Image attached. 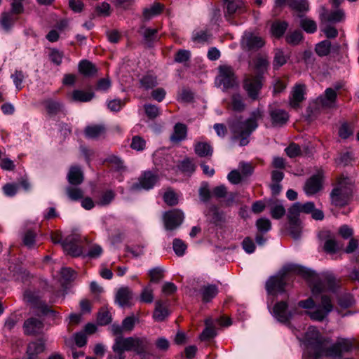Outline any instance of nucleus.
<instances>
[{
	"instance_id": "9d476101",
	"label": "nucleus",
	"mask_w": 359,
	"mask_h": 359,
	"mask_svg": "<svg viewBox=\"0 0 359 359\" xmlns=\"http://www.w3.org/2000/svg\"><path fill=\"white\" fill-rule=\"evenodd\" d=\"M24 298L27 302L31 304L33 307L40 310L41 313L44 316L50 314L53 316H55L58 313L57 311L51 309L46 302L41 299L39 296L30 291H26L25 292Z\"/></svg>"
},
{
	"instance_id": "bf43d9fd",
	"label": "nucleus",
	"mask_w": 359,
	"mask_h": 359,
	"mask_svg": "<svg viewBox=\"0 0 359 359\" xmlns=\"http://www.w3.org/2000/svg\"><path fill=\"white\" fill-rule=\"evenodd\" d=\"M339 136L346 140L353 134V128L347 123H343L339 129Z\"/></svg>"
},
{
	"instance_id": "f8f14e48",
	"label": "nucleus",
	"mask_w": 359,
	"mask_h": 359,
	"mask_svg": "<svg viewBox=\"0 0 359 359\" xmlns=\"http://www.w3.org/2000/svg\"><path fill=\"white\" fill-rule=\"evenodd\" d=\"M273 317L280 323L289 324L293 316L292 311H288V304L285 301L276 302L273 308Z\"/></svg>"
},
{
	"instance_id": "5fc2aeb1",
	"label": "nucleus",
	"mask_w": 359,
	"mask_h": 359,
	"mask_svg": "<svg viewBox=\"0 0 359 359\" xmlns=\"http://www.w3.org/2000/svg\"><path fill=\"white\" fill-rule=\"evenodd\" d=\"M179 170L184 173L191 174L195 170V165L189 158H184L178 165Z\"/></svg>"
},
{
	"instance_id": "49530a36",
	"label": "nucleus",
	"mask_w": 359,
	"mask_h": 359,
	"mask_svg": "<svg viewBox=\"0 0 359 359\" xmlns=\"http://www.w3.org/2000/svg\"><path fill=\"white\" fill-rule=\"evenodd\" d=\"M300 27L307 33L313 34L317 30V25L316 22L305 16L303 18H300Z\"/></svg>"
},
{
	"instance_id": "39448f33",
	"label": "nucleus",
	"mask_w": 359,
	"mask_h": 359,
	"mask_svg": "<svg viewBox=\"0 0 359 359\" xmlns=\"http://www.w3.org/2000/svg\"><path fill=\"white\" fill-rule=\"evenodd\" d=\"M223 1L225 20L231 25H237L235 21L236 16L246 12L245 3L243 0H223Z\"/></svg>"
},
{
	"instance_id": "ea45409f",
	"label": "nucleus",
	"mask_w": 359,
	"mask_h": 359,
	"mask_svg": "<svg viewBox=\"0 0 359 359\" xmlns=\"http://www.w3.org/2000/svg\"><path fill=\"white\" fill-rule=\"evenodd\" d=\"M169 312L165 306H163L161 301L156 302L155 309L153 313V318L156 321H163L168 316Z\"/></svg>"
},
{
	"instance_id": "c756f323",
	"label": "nucleus",
	"mask_w": 359,
	"mask_h": 359,
	"mask_svg": "<svg viewBox=\"0 0 359 359\" xmlns=\"http://www.w3.org/2000/svg\"><path fill=\"white\" fill-rule=\"evenodd\" d=\"M48 114L50 116H55L62 110L63 104L59 101L53 99H46L42 102Z\"/></svg>"
},
{
	"instance_id": "e433bc0d",
	"label": "nucleus",
	"mask_w": 359,
	"mask_h": 359,
	"mask_svg": "<svg viewBox=\"0 0 359 359\" xmlns=\"http://www.w3.org/2000/svg\"><path fill=\"white\" fill-rule=\"evenodd\" d=\"M342 248V245L339 244L333 237L328 236L323 245V250L330 255L337 253Z\"/></svg>"
},
{
	"instance_id": "0e129e2a",
	"label": "nucleus",
	"mask_w": 359,
	"mask_h": 359,
	"mask_svg": "<svg viewBox=\"0 0 359 359\" xmlns=\"http://www.w3.org/2000/svg\"><path fill=\"white\" fill-rule=\"evenodd\" d=\"M146 142L145 140L139 135H135L132 138L130 144L131 149L136 151H142L145 149Z\"/></svg>"
},
{
	"instance_id": "6e6552de",
	"label": "nucleus",
	"mask_w": 359,
	"mask_h": 359,
	"mask_svg": "<svg viewBox=\"0 0 359 359\" xmlns=\"http://www.w3.org/2000/svg\"><path fill=\"white\" fill-rule=\"evenodd\" d=\"M305 338L308 344L315 350V358H320L322 355V347L325 340H323L318 330L314 326H310L306 332Z\"/></svg>"
},
{
	"instance_id": "4468645a",
	"label": "nucleus",
	"mask_w": 359,
	"mask_h": 359,
	"mask_svg": "<svg viewBox=\"0 0 359 359\" xmlns=\"http://www.w3.org/2000/svg\"><path fill=\"white\" fill-rule=\"evenodd\" d=\"M204 215L207 222L215 226H222L225 222L224 212L215 205H209L204 211Z\"/></svg>"
},
{
	"instance_id": "37998d69",
	"label": "nucleus",
	"mask_w": 359,
	"mask_h": 359,
	"mask_svg": "<svg viewBox=\"0 0 359 359\" xmlns=\"http://www.w3.org/2000/svg\"><path fill=\"white\" fill-rule=\"evenodd\" d=\"M195 153L200 157L210 156L212 154V148L207 142H198L194 147Z\"/></svg>"
},
{
	"instance_id": "79ce46f5",
	"label": "nucleus",
	"mask_w": 359,
	"mask_h": 359,
	"mask_svg": "<svg viewBox=\"0 0 359 359\" xmlns=\"http://www.w3.org/2000/svg\"><path fill=\"white\" fill-rule=\"evenodd\" d=\"M140 88L144 90L152 89L158 85L157 78L156 76L147 74L140 79Z\"/></svg>"
},
{
	"instance_id": "7ed1b4c3",
	"label": "nucleus",
	"mask_w": 359,
	"mask_h": 359,
	"mask_svg": "<svg viewBox=\"0 0 359 359\" xmlns=\"http://www.w3.org/2000/svg\"><path fill=\"white\" fill-rule=\"evenodd\" d=\"M258 127V123H250L248 119L241 121L236 119L229 123L231 133L234 135V139H240L239 145L243 147L249 143V137Z\"/></svg>"
},
{
	"instance_id": "a878e982",
	"label": "nucleus",
	"mask_w": 359,
	"mask_h": 359,
	"mask_svg": "<svg viewBox=\"0 0 359 359\" xmlns=\"http://www.w3.org/2000/svg\"><path fill=\"white\" fill-rule=\"evenodd\" d=\"M269 115L271 117V123L274 127L282 126L285 125L289 119V115L287 112L280 109H274L270 110Z\"/></svg>"
},
{
	"instance_id": "e2e57ef3",
	"label": "nucleus",
	"mask_w": 359,
	"mask_h": 359,
	"mask_svg": "<svg viewBox=\"0 0 359 359\" xmlns=\"http://www.w3.org/2000/svg\"><path fill=\"white\" fill-rule=\"evenodd\" d=\"M232 109L236 111H242L245 109L242 97L240 94H234L231 98Z\"/></svg>"
},
{
	"instance_id": "864d4df0",
	"label": "nucleus",
	"mask_w": 359,
	"mask_h": 359,
	"mask_svg": "<svg viewBox=\"0 0 359 359\" xmlns=\"http://www.w3.org/2000/svg\"><path fill=\"white\" fill-rule=\"evenodd\" d=\"M256 227L261 233H266L271 229V222L268 218L262 217L256 221Z\"/></svg>"
},
{
	"instance_id": "338daca9",
	"label": "nucleus",
	"mask_w": 359,
	"mask_h": 359,
	"mask_svg": "<svg viewBox=\"0 0 359 359\" xmlns=\"http://www.w3.org/2000/svg\"><path fill=\"white\" fill-rule=\"evenodd\" d=\"M199 197L201 201L206 203L211 198V193L208 183H203L198 190Z\"/></svg>"
},
{
	"instance_id": "aec40b11",
	"label": "nucleus",
	"mask_w": 359,
	"mask_h": 359,
	"mask_svg": "<svg viewBox=\"0 0 359 359\" xmlns=\"http://www.w3.org/2000/svg\"><path fill=\"white\" fill-rule=\"evenodd\" d=\"M133 298V291L128 287H121L116 293L115 303L121 307L130 306Z\"/></svg>"
},
{
	"instance_id": "f704fd0d",
	"label": "nucleus",
	"mask_w": 359,
	"mask_h": 359,
	"mask_svg": "<svg viewBox=\"0 0 359 359\" xmlns=\"http://www.w3.org/2000/svg\"><path fill=\"white\" fill-rule=\"evenodd\" d=\"M163 4L158 2H154L150 8H144L143 9L142 15L144 19L149 20L152 17L159 15L163 11Z\"/></svg>"
},
{
	"instance_id": "2f4dec72",
	"label": "nucleus",
	"mask_w": 359,
	"mask_h": 359,
	"mask_svg": "<svg viewBox=\"0 0 359 359\" xmlns=\"http://www.w3.org/2000/svg\"><path fill=\"white\" fill-rule=\"evenodd\" d=\"M218 287L216 285L209 284L202 286L201 292L203 302L207 303L210 302L218 294Z\"/></svg>"
},
{
	"instance_id": "09e8293b",
	"label": "nucleus",
	"mask_w": 359,
	"mask_h": 359,
	"mask_svg": "<svg viewBox=\"0 0 359 359\" xmlns=\"http://www.w3.org/2000/svg\"><path fill=\"white\" fill-rule=\"evenodd\" d=\"M302 212L300 209V203L296 202L288 209L287 219L288 222H300L299 216Z\"/></svg>"
},
{
	"instance_id": "69168bd1",
	"label": "nucleus",
	"mask_w": 359,
	"mask_h": 359,
	"mask_svg": "<svg viewBox=\"0 0 359 359\" xmlns=\"http://www.w3.org/2000/svg\"><path fill=\"white\" fill-rule=\"evenodd\" d=\"M115 198V193L112 190H107L100 197L98 205L102 206L108 205Z\"/></svg>"
},
{
	"instance_id": "7c9ffc66",
	"label": "nucleus",
	"mask_w": 359,
	"mask_h": 359,
	"mask_svg": "<svg viewBox=\"0 0 359 359\" xmlns=\"http://www.w3.org/2000/svg\"><path fill=\"white\" fill-rule=\"evenodd\" d=\"M79 72L86 77L93 76L97 72V68L87 60H81L79 64Z\"/></svg>"
},
{
	"instance_id": "f3484780",
	"label": "nucleus",
	"mask_w": 359,
	"mask_h": 359,
	"mask_svg": "<svg viewBox=\"0 0 359 359\" xmlns=\"http://www.w3.org/2000/svg\"><path fill=\"white\" fill-rule=\"evenodd\" d=\"M351 195V191H344L341 188L335 187L330 193L332 204L335 206L346 205Z\"/></svg>"
},
{
	"instance_id": "603ef678",
	"label": "nucleus",
	"mask_w": 359,
	"mask_h": 359,
	"mask_svg": "<svg viewBox=\"0 0 359 359\" xmlns=\"http://www.w3.org/2000/svg\"><path fill=\"white\" fill-rule=\"evenodd\" d=\"M144 109L146 116L151 120H154L160 115V109L157 105L145 104Z\"/></svg>"
},
{
	"instance_id": "423d86ee",
	"label": "nucleus",
	"mask_w": 359,
	"mask_h": 359,
	"mask_svg": "<svg viewBox=\"0 0 359 359\" xmlns=\"http://www.w3.org/2000/svg\"><path fill=\"white\" fill-rule=\"evenodd\" d=\"M262 77L258 74L248 76L243 81V88L247 92L248 97L252 100H257L259 97L260 90L262 88Z\"/></svg>"
},
{
	"instance_id": "9b49d317",
	"label": "nucleus",
	"mask_w": 359,
	"mask_h": 359,
	"mask_svg": "<svg viewBox=\"0 0 359 359\" xmlns=\"http://www.w3.org/2000/svg\"><path fill=\"white\" fill-rule=\"evenodd\" d=\"M80 238L78 235L70 234L67 236L62 242L63 250L72 257H79L81 255L82 248L79 245Z\"/></svg>"
},
{
	"instance_id": "dca6fc26",
	"label": "nucleus",
	"mask_w": 359,
	"mask_h": 359,
	"mask_svg": "<svg viewBox=\"0 0 359 359\" xmlns=\"http://www.w3.org/2000/svg\"><path fill=\"white\" fill-rule=\"evenodd\" d=\"M323 176L320 172H318L309 177L306 181L304 187L305 193L311 196L320 191L323 188Z\"/></svg>"
},
{
	"instance_id": "13d9d810",
	"label": "nucleus",
	"mask_w": 359,
	"mask_h": 359,
	"mask_svg": "<svg viewBox=\"0 0 359 359\" xmlns=\"http://www.w3.org/2000/svg\"><path fill=\"white\" fill-rule=\"evenodd\" d=\"M163 198L164 202L170 206H173L178 203L177 196L175 191L171 189H169L164 193Z\"/></svg>"
},
{
	"instance_id": "412c9836",
	"label": "nucleus",
	"mask_w": 359,
	"mask_h": 359,
	"mask_svg": "<svg viewBox=\"0 0 359 359\" xmlns=\"http://www.w3.org/2000/svg\"><path fill=\"white\" fill-rule=\"evenodd\" d=\"M268 208L273 219H279L285 215V209L281 201L276 197L268 198Z\"/></svg>"
},
{
	"instance_id": "4c0bfd02",
	"label": "nucleus",
	"mask_w": 359,
	"mask_h": 359,
	"mask_svg": "<svg viewBox=\"0 0 359 359\" xmlns=\"http://www.w3.org/2000/svg\"><path fill=\"white\" fill-rule=\"evenodd\" d=\"M95 96L93 92H85L81 90H74L72 94V99L74 102H87Z\"/></svg>"
},
{
	"instance_id": "5701e85b",
	"label": "nucleus",
	"mask_w": 359,
	"mask_h": 359,
	"mask_svg": "<svg viewBox=\"0 0 359 359\" xmlns=\"http://www.w3.org/2000/svg\"><path fill=\"white\" fill-rule=\"evenodd\" d=\"M337 98L336 90L332 88H327L325 90L324 95L319 96L317 100L323 107L330 109L335 107Z\"/></svg>"
},
{
	"instance_id": "cd10ccee",
	"label": "nucleus",
	"mask_w": 359,
	"mask_h": 359,
	"mask_svg": "<svg viewBox=\"0 0 359 359\" xmlns=\"http://www.w3.org/2000/svg\"><path fill=\"white\" fill-rule=\"evenodd\" d=\"M187 127L182 123H177L173 128V133L170 137V140L175 144H178L187 138Z\"/></svg>"
},
{
	"instance_id": "2eb2a0df",
	"label": "nucleus",
	"mask_w": 359,
	"mask_h": 359,
	"mask_svg": "<svg viewBox=\"0 0 359 359\" xmlns=\"http://www.w3.org/2000/svg\"><path fill=\"white\" fill-rule=\"evenodd\" d=\"M314 273L318 276V279L311 280L309 279H306V280L311 282L313 284V288L320 291L321 286L325 285L327 286L330 290H333L337 286V278L332 273H324L322 275L320 278L318 273L315 271Z\"/></svg>"
},
{
	"instance_id": "c85d7f7f",
	"label": "nucleus",
	"mask_w": 359,
	"mask_h": 359,
	"mask_svg": "<svg viewBox=\"0 0 359 359\" xmlns=\"http://www.w3.org/2000/svg\"><path fill=\"white\" fill-rule=\"evenodd\" d=\"M304 100V86H296L292 92V97L290 100V106L294 109H297L299 104Z\"/></svg>"
},
{
	"instance_id": "393cba45",
	"label": "nucleus",
	"mask_w": 359,
	"mask_h": 359,
	"mask_svg": "<svg viewBox=\"0 0 359 359\" xmlns=\"http://www.w3.org/2000/svg\"><path fill=\"white\" fill-rule=\"evenodd\" d=\"M287 5L297 12L298 18L304 17L309 10V4L307 0H287Z\"/></svg>"
},
{
	"instance_id": "052dcab7",
	"label": "nucleus",
	"mask_w": 359,
	"mask_h": 359,
	"mask_svg": "<svg viewBox=\"0 0 359 359\" xmlns=\"http://www.w3.org/2000/svg\"><path fill=\"white\" fill-rule=\"evenodd\" d=\"M285 151L290 158H295L302 155L300 147L294 142L290 143L285 148Z\"/></svg>"
},
{
	"instance_id": "f257e3e1",
	"label": "nucleus",
	"mask_w": 359,
	"mask_h": 359,
	"mask_svg": "<svg viewBox=\"0 0 359 359\" xmlns=\"http://www.w3.org/2000/svg\"><path fill=\"white\" fill-rule=\"evenodd\" d=\"M291 273L299 274L305 279H318L314 271L296 264H288L283 266L276 275L270 276L266 281L265 289L268 295L277 296L285 293V287L291 278Z\"/></svg>"
},
{
	"instance_id": "ddd939ff",
	"label": "nucleus",
	"mask_w": 359,
	"mask_h": 359,
	"mask_svg": "<svg viewBox=\"0 0 359 359\" xmlns=\"http://www.w3.org/2000/svg\"><path fill=\"white\" fill-rule=\"evenodd\" d=\"M351 344L346 339H341L325 350L322 349V354L324 353L327 357L334 358H340L342 356L344 352H348L351 351Z\"/></svg>"
},
{
	"instance_id": "20e7f679",
	"label": "nucleus",
	"mask_w": 359,
	"mask_h": 359,
	"mask_svg": "<svg viewBox=\"0 0 359 359\" xmlns=\"http://www.w3.org/2000/svg\"><path fill=\"white\" fill-rule=\"evenodd\" d=\"M215 85L218 87H222L223 90L238 86V78L232 67L229 65L219 66L218 75L215 78Z\"/></svg>"
},
{
	"instance_id": "72a5a7b5",
	"label": "nucleus",
	"mask_w": 359,
	"mask_h": 359,
	"mask_svg": "<svg viewBox=\"0 0 359 359\" xmlns=\"http://www.w3.org/2000/svg\"><path fill=\"white\" fill-rule=\"evenodd\" d=\"M45 350V344L42 339H37L28 344L26 355L38 357V355Z\"/></svg>"
},
{
	"instance_id": "1a4fd4ad",
	"label": "nucleus",
	"mask_w": 359,
	"mask_h": 359,
	"mask_svg": "<svg viewBox=\"0 0 359 359\" xmlns=\"http://www.w3.org/2000/svg\"><path fill=\"white\" fill-rule=\"evenodd\" d=\"M159 180V176L150 170L144 171L139 177L138 182L133 183L130 189L134 191L152 189Z\"/></svg>"
},
{
	"instance_id": "6ab92c4d",
	"label": "nucleus",
	"mask_w": 359,
	"mask_h": 359,
	"mask_svg": "<svg viewBox=\"0 0 359 359\" xmlns=\"http://www.w3.org/2000/svg\"><path fill=\"white\" fill-rule=\"evenodd\" d=\"M265 42L264 39L253 34H248L243 39L242 46L246 50L256 51L264 46Z\"/></svg>"
},
{
	"instance_id": "473e14b6",
	"label": "nucleus",
	"mask_w": 359,
	"mask_h": 359,
	"mask_svg": "<svg viewBox=\"0 0 359 359\" xmlns=\"http://www.w3.org/2000/svg\"><path fill=\"white\" fill-rule=\"evenodd\" d=\"M18 19V18L12 13L3 12L1 16L0 23L6 32H9Z\"/></svg>"
},
{
	"instance_id": "6e6d98bb",
	"label": "nucleus",
	"mask_w": 359,
	"mask_h": 359,
	"mask_svg": "<svg viewBox=\"0 0 359 359\" xmlns=\"http://www.w3.org/2000/svg\"><path fill=\"white\" fill-rule=\"evenodd\" d=\"M97 321L100 325H107L111 322V316L107 310L102 309L97 313Z\"/></svg>"
},
{
	"instance_id": "3c124183",
	"label": "nucleus",
	"mask_w": 359,
	"mask_h": 359,
	"mask_svg": "<svg viewBox=\"0 0 359 359\" xmlns=\"http://www.w3.org/2000/svg\"><path fill=\"white\" fill-rule=\"evenodd\" d=\"M303 34L299 30H295L287 34L285 41L288 44L297 46L303 40Z\"/></svg>"
},
{
	"instance_id": "a19ab883",
	"label": "nucleus",
	"mask_w": 359,
	"mask_h": 359,
	"mask_svg": "<svg viewBox=\"0 0 359 359\" xmlns=\"http://www.w3.org/2000/svg\"><path fill=\"white\" fill-rule=\"evenodd\" d=\"M65 193L67 197L74 201H76L83 198L84 193L83 191L78 187V186H68L65 188Z\"/></svg>"
},
{
	"instance_id": "c03bdc74",
	"label": "nucleus",
	"mask_w": 359,
	"mask_h": 359,
	"mask_svg": "<svg viewBox=\"0 0 359 359\" xmlns=\"http://www.w3.org/2000/svg\"><path fill=\"white\" fill-rule=\"evenodd\" d=\"M315 52L319 57H325L331 53V42L327 40H323L316 45Z\"/></svg>"
},
{
	"instance_id": "a211bd4d",
	"label": "nucleus",
	"mask_w": 359,
	"mask_h": 359,
	"mask_svg": "<svg viewBox=\"0 0 359 359\" xmlns=\"http://www.w3.org/2000/svg\"><path fill=\"white\" fill-rule=\"evenodd\" d=\"M43 323L36 318H29L23 323V330L25 335H36L42 332Z\"/></svg>"
},
{
	"instance_id": "4be33fe9",
	"label": "nucleus",
	"mask_w": 359,
	"mask_h": 359,
	"mask_svg": "<svg viewBox=\"0 0 359 359\" xmlns=\"http://www.w3.org/2000/svg\"><path fill=\"white\" fill-rule=\"evenodd\" d=\"M67 180L70 185L79 186L84 181V175L81 168L74 165L69 168L67 175Z\"/></svg>"
},
{
	"instance_id": "774afa93",
	"label": "nucleus",
	"mask_w": 359,
	"mask_h": 359,
	"mask_svg": "<svg viewBox=\"0 0 359 359\" xmlns=\"http://www.w3.org/2000/svg\"><path fill=\"white\" fill-rule=\"evenodd\" d=\"M191 52L188 50L180 49L175 55V62L177 63H182L187 62L190 60Z\"/></svg>"
},
{
	"instance_id": "b1692460",
	"label": "nucleus",
	"mask_w": 359,
	"mask_h": 359,
	"mask_svg": "<svg viewBox=\"0 0 359 359\" xmlns=\"http://www.w3.org/2000/svg\"><path fill=\"white\" fill-rule=\"evenodd\" d=\"M344 18L345 13L342 9H337L331 13H328L325 9H324V12L320 15V19L322 22V25L328 22H339L343 21Z\"/></svg>"
},
{
	"instance_id": "58836bf2",
	"label": "nucleus",
	"mask_w": 359,
	"mask_h": 359,
	"mask_svg": "<svg viewBox=\"0 0 359 359\" xmlns=\"http://www.w3.org/2000/svg\"><path fill=\"white\" fill-rule=\"evenodd\" d=\"M288 27V23L285 21H275L271 27V31L276 38H280L283 36Z\"/></svg>"
},
{
	"instance_id": "c9c22d12",
	"label": "nucleus",
	"mask_w": 359,
	"mask_h": 359,
	"mask_svg": "<svg viewBox=\"0 0 359 359\" xmlns=\"http://www.w3.org/2000/svg\"><path fill=\"white\" fill-rule=\"evenodd\" d=\"M206 327L203 330L200 334V339L201 341H206L214 338L217 335V332L213 326V322L211 318H208L205 320Z\"/></svg>"
},
{
	"instance_id": "4d7b16f0",
	"label": "nucleus",
	"mask_w": 359,
	"mask_h": 359,
	"mask_svg": "<svg viewBox=\"0 0 359 359\" xmlns=\"http://www.w3.org/2000/svg\"><path fill=\"white\" fill-rule=\"evenodd\" d=\"M187 245L180 238H175L172 242V248L177 256H182L187 250Z\"/></svg>"
},
{
	"instance_id": "f03ea898",
	"label": "nucleus",
	"mask_w": 359,
	"mask_h": 359,
	"mask_svg": "<svg viewBox=\"0 0 359 359\" xmlns=\"http://www.w3.org/2000/svg\"><path fill=\"white\" fill-rule=\"evenodd\" d=\"M126 351H133L140 359H150L149 349L151 341L145 337H129L126 338L118 337Z\"/></svg>"
},
{
	"instance_id": "680f3d73",
	"label": "nucleus",
	"mask_w": 359,
	"mask_h": 359,
	"mask_svg": "<svg viewBox=\"0 0 359 359\" xmlns=\"http://www.w3.org/2000/svg\"><path fill=\"white\" fill-rule=\"evenodd\" d=\"M320 27L321 31L327 39H334L338 36V31L334 27L327 23L321 24Z\"/></svg>"
},
{
	"instance_id": "de8ad7c7",
	"label": "nucleus",
	"mask_w": 359,
	"mask_h": 359,
	"mask_svg": "<svg viewBox=\"0 0 359 359\" xmlns=\"http://www.w3.org/2000/svg\"><path fill=\"white\" fill-rule=\"evenodd\" d=\"M354 184V181L352 178L341 175L337 179V187L341 188L344 191H351L352 192V188Z\"/></svg>"
},
{
	"instance_id": "bb28decb",
	"label": "nucleus",
	"mask_w": 359,
	"mask_h": 359,
	"mask_svg": "<svg viewBox=\"0 0 359 359\" xmlns=\"http://www.w3.org/2000/svg\"><path fill=\"white\" fill-rule=\"evenodd\" d=\"M106 127L103 124H94L87 126L84 129V135L88 139L97 140L104 136Z\"/></svg>"
},
{
	"instance_id": "a18cd8bd",
	"label": "nucleus",
	"mask_w": 359,
	"mask_h": 359,
	"mask_svg": "<svg viewBox=\"0 0 359 359\" xmlns=\"http://www.w3.org/2000/svg\"><path fill=\"white\" fill-rule=\"evenodd\" d=\"M288 60V57L285 55L282 49H276L274 51L273 57V68L278 69L283 65H284Z\"/></svg>"
},
{
	"instance_id": "0eeeda50",
	"label": "nucleus",
	"mask_w": 359,
	"mask_h": 359,
	"mask_svg": "<svg viewBox=\"0 0 359 359\" xmlns=\"http://www.w3.org/2000/svg\"><path fill=\"white\" fill-rule=\"evenodd\" d=\"M184 219V213L179 209H172L163 214L164 226L167 231H173L182 224Z\"/></svg>"
},
{
	"instance_id": "8fccbe9b",
	"label": "nucleus",
	"mask_w": 359,
	"mask_h": 359,
	"mask_svg": "<svg viewBox=\"0 0 359 359\" xmlns=\"http://www.w3.org/2000/svg\"><path fill=\"white\" fill-rule=\"evenodd\" d=\"M76 277V272L71 268H62L61 269L62 285H65L73 281Z\"/></svg>"
}]
</instances>
